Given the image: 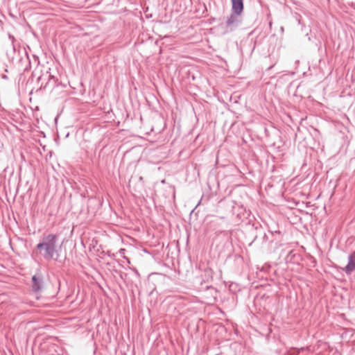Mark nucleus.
<instances>
[{
	"mask_svg": "<svg viewBox=\"0 0 355 355\" xmlns=\"http://www.w3.org/2000/svg\"><path fill=\"white\" fill-rule=\"evenodd\" d=\"M355 270V251L349 256L348 264L343 268V270L349 274Z\"/></svg>",
	"mask_w": 355,
	"mask_h": 355,
	"instance_id": "obj_2",
	"label": "nucleus"
},
{
	"mask_svg": "<svg viewBox=\"0 0 355 355\" xmlns=\"http://www.w3.org/2000/svg\"><path fill=\"white\" fill-rule=\"evenodd\" d=\"M58 236L55 234H49L44 238L43 242L37 245L38 249L44 248L47 256L52 258L55 250V243Z\"/></svg>",
	"mask_w": 355,
	"mask_h": 355,
	"instance_id": "obj_1",
	"label": "nucleus"
},
{
	"mask_svg": "<svg viewBox=\"0 0 355 355\" xmlns=\"http://www.w3.org/2000/svg\"><path fill=\"white\" fill-rule=\"evenodd\" d=\"M232 8L236 14H240L243 9V0H232Z\"/></svg>",
	"mask_w": 355,
	"mask_h": 355,
	"instance_id": "obj_3",
	"label": "nucleus"
},
{
	"mask_svg": "<svg viewBox=\"0 0 355 355\" xmlns=\"http://www.w3.org/2000/svg\"><path fill=\"white\" fill-rule=\"evenodd\" d=\"M32 280H33V290H35V291H39L40 289V284L38 282V279L36 277V276H33V278H32Z\"/></svg>",
	"mask_w": 355,
	"mask_h": 355,
	"instance_id": "obj_4",
	"label": "nucleus"
}]
</instances>
